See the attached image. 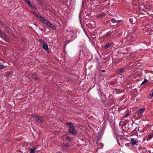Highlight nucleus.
I'll return each mask as SVG.
<instances>
[{
    "label": "nucleus",
    "mask_w": 153,
    "mask_h": 153,
    "mask_svg": "<svg viewBox=\"0 0 153 153\" xmlns=\"http://www.w3.org/2000/svg\"><path fill=\"white\" fill-rule=\"evenodd\" d=\"M36 25V27H37V25Z\"/></svg>",
    "instance_id": "36"
},
{
    "label": "nucleus",
    "mask_w": 153,
    "mask_h": 153,
    "mask_svg": "<svg viewBox=\"0 0 153 153\" xmlns=\"http://www.w3.org/2000/svg\"><path fill=\"white\" fill-rule=\"evenodd\" d=\"M2 39H4L5 41L9 42V39L7 35H6L5 36H4Z\"/></svg>",
    "instance_id": "13"
},
{
    "label": "nucleus",
    "mask_w": 153,
    "mask_h": 153,
    "mask_svg": "<svg viewBox=\"0 0 153 153\" xmlns=\"http://www.w3.org/2000/svg\"><path fill=\"white\" fill-rule=\"evenodd\" d=\"M131 144L133 145L136 144L137 143V140L136 139H135L134 138H131Z\"/></svg>",
    "instance_id": "11"
},
{
    "label": "nucleus",
    "mask_w": 153,
    "mask_h": 153,
    "mask_svg": "<svg viewBox=\"0 0 153 153\" xmlns=\"http://www.w3.org/2000/svg\"><path fill=\"white\" fill-rule=\"evenodd\" d=\"M25 2L28 4V2H30L29 0H25Z\"/></svg>",
    "instance_id": "30"
},
{
    "label": "nucleus",
    "mask_w": 153,
    "mask_h": 153,
    "mask_svg": "<svg viewBox=\"0 0 153 153\" xmlns=\"http://www.w3.org/2000/svg\"><path fill=\"white\" fill-rule=\"evenodd\" d=\"M34 117L37 122H42L43 121V119L41 117L36 116Z\"/></svg>",
    "instance_id": "5"
},
{
    "label": "nucleus",
    "mask_w": 153,
    "mask_h": 153,
    "mask_svg": "<svg viewBox=\"0 0 153 153\" xmlns=\"http://www.w3.org/2000/svg\"><path fill=\"white\" fill-rule=\"evenodd\" d=\"M152 153H153V152H152Z\"/></svg>",
    "instance_id": "39"
},
{
    "label": "nucleus",
    "mask_w": 153,
    "mask_h": 153,
    "mask_svg": "<svg viewBox=\"0 0 153 153\" xmlns=\"http://www.w3.org/2000/svg\"><path fill=\"white\" fill-rule=\"evenodd\" d=\"M3 26L4 27L5 29L7 31H9L10 27L9 26L6 25H4Z\"/></svg>",
    "instance_id": "12"
},
{
    "label": "nucleus",
    "mask_w": 153,
    "mask_h": 153,
    "mask_svg": "<svg viewBox=\"0 0 153 153\" xmlns=\"http://www.w3.org/2000/svg\"><path fill=\"white\" fill-rule=\"evenodd\" d=\"M32 12L33 13V14L36 16V17H37L39 18V15L38 14L36 13L34 11H32Z\"/></svg>",
    "instance_id": "15"
},
{
    "label": "nucleus",
    "mask_w": 153,
    "mask_h": 153,
    "mask_svg": "<svg viewBox=\"0 0 153 153\" xmlns=\"http://www.w3.org/2000/svg\"><path fill=\"white\" fill-rule=\"evenodd\" d=\"M130 22L132 23H134L136 21V19L135 17L134 16L131 17L129 19Z\"/></svg>",
    "instance_id": "9"
},
{
    "label": "nucleus",
    "mask_w": 153,
    "mask_h": 153,
    "mask_svg": "<svg viewBox=\"0 0 153 153\" xmlns=\"http://www.w3.org/2000/svg\"><path fill=\"white\" fill-rule=\"evenodd\" d=\"M147 81L148 80L146 79H145L144 81H143L142 83L141 84H143L144 83H146L147 82Z\"/></svg>",
    "instance_id": "22"
},
{
    "label": "nucleus",
    "mask_w": 153,
    "mask_h": 153,
    "mask_svg": "<svg viewBox=\"0 0 153 153\" xmlns=\"http://www.w3.org/2000/svg\"><path fill=\"white\" fill-rule=\"evenodd\" d=\"M66 124L68 125L69 127L68 132L74 135H76L77 134V132L75 130L74 126L71 123L69 122L67 123Z\"/></svg>",
    "instance_id": "1"
},
{
    "label": "nucleus",
    "mask_w": 153,
    "mask_h": 153,
    "mask_svg": "<svg viewBox=\"0 0 153 153\" xmlns=\"http://www.w3.org/2000/svg\"><path fill=\"white\" fill-rule=\"evenodd\" d=\"M29 150L30 152V153H35V151L31 148H29Z\"/></svg>",
    "instance_id": "18"
},
{
    "label": "nucleus",
    "mask_w": 153,
    "mask_h": 153,
    "mask_svg": "<svg viewBox=\"0 0 153 153\" xmlns=\"http://www.w3.org/2000/svg\"><path fill=\"white\" fill-rule=\"evenodd\" d=\"M0 24L1 25H4V23L3 22H2L0 20Z\"/></svg>",
    "instance_id": "28"
},
{
    "label": "nucleus",
    "mask_w": 153,
    "mask_h": 153,
    "mask_svg": "<svg viewBox=\"0 0 153 153\" xmlns=\"http://www.w3.org/2000/svg\"><path fill=\"white\" fill-rule=\"evenodd\" d=\"M46 25L53 30H55L56 29V27L54 25L48 21L46 23Z\"/></svg>",
    "instance_id": "2"
},
{
    "label": "nucleus",
    "mask_w": 153,
    "mask_h": 153,
    "mask_svg": "<svg viewBox=\"0 0 153 153\" xmlns=\"http://www.w3.org/2000/svg\"><path fill=\"white\" fill-rule=\"evenodd\" d=\"M28 5L30 7L32 8L34 10H36L37 8L35 7L33 4L31 3V2H28Z\"/></svg>",
    "instance_id": "10"
},
{
    "label": "nucleus",
    "mask_w": 153,
    "mask_h": 153,
    "mask_svg": "<svg viewBox=\"0 0 153 153\" xmlns=\"http://www.w3.org/2000/svg\"><path fill=\"white\" fill-rule=\"evenodd\" d=\"M105 16V14L104 13H100L96 15V17L97 18H102Z\"/></svg>",
    "instance_id": "8"
},
{
    "label": "nucleus",
    "mask_w": 153,
    "mask_h": 153,
    "mask_svg": "<svg viewBox=\"0 0 153 153\" xmlns=\"http://www.w3.org/2000/svg\"><path fill=\"white\" fill-rule=\"evenodd\" d=\"M39 1H40V0H39Z\"/></svg>",
    "instance_id": "38"
},
{
    "label": "nucleus",
    "mask_w": 153,
    "mask_h": 153,
    "mask_svg": "<svg viewBox=\"0 0 153 153\" xmlns=\"http://www.w3.org/2000/svg\"><path fill=\"white\" fill-rule=\"evenodd\" d=\"M123 124L124 125H125L126 124V123H123Z\"/></svg>",
    "instance_id": "34"
},
{
    "label": "nucleus",
    "mask_w": 153,
    "mask_h": 153,
    "mask_svg": "<svg viewBox=\"0 0 153 153\" xmlns=\"http://www.w3.org/2000/svg\"><path fill=\"white\" fill-rule=\"evenodd\" d=\"M38 79L37 78V77H35V80H38Z\"/></svg>",
    "instance_id": "31"
},
{
    "label": "nucleus",
    "mask_w": 153,
    "mask_h": 153,
    "mask_svg": "<svg viewBox=\"0 0 153 153\" xmlns=\"http://www.w3.org/2000/svg\"><path fill=\"white\" fill-rule=\"evenodd\" d=\"M23 98H22V99H21V100H23Z\"/></svg>",
    "instance_id": "37"
},
{
    "label": "nucleus",
    "mask_w": 153,
    "mask_h": 153,
    "mask_svg": "<svg viewBox=\"0 0 153 153\" xmlns=\"http://www.w3.org/2000/svg\"><path fill=\"white\" fill-rule=\"evenodd\" d=\"M146 110L145 108H142L139 109L138 113V115H140L143 113Z\"/></svg>",
    "instance_id": "6"
},
{
    "label": "nucleus",
    "mask_w": 153,
    "mask_h": 153,
    "mask_svg": "<svg viewBox=\"0 0 153 153\" xmlns=\"http://www.w3.org/2000/svg\"><path fill=\"white\" fill-rule=\"evenodd\" d=\"M111 21L112 23L117 22L120 21V20H116L114 19H111Z\"/></svg>",
    "instance_id": "16"
},
{
    "label": "nucleus",
    "mask_w": 153,
    "mask_h": 153,
    "mask_svg": "<svg viewBox=\"0 0 153 153\" xmlns=\"http://www.w3.org/2000/svg\"><path fill=\"white\" fill-rule=\"evenodd\" d=\"M11 74V73H10V72L9 73H7V74H6V76H9V75Z\"/></svg>",
    "instance_id": "29"
},
{
    "label": "nucleus",
    "mask_w": 153,
    "mask_h": 153,
    "mask_svg": "<svg viewBox=\"0 0 153 153\" xmlns=\"http://www.w3.org/2000/svg\"><path fill=\"white\" fill-rule=\"evenodd\" d=\"M102 72H104L105 71V70H102Z\"/></svg>",
    "instance_id": "35"
},
{
    "label": "nucleus",
    "mask_w": 153,
    "mask_h": 153,
    "mask_svg": "<svg viewBox=\"0 0 153 153\" xmlns=\"http://www.w3.org/2000/svg\"><path fill=\"white\" fill-rule=\"evenodd\" d=\"M41 21L43 22V23L46 25V23L47 22L48 20L45 19L44 17L42 16L40 14H39V17Z\"/></svg>",
    "instance_id": "4"
},
{
    "label": "nucleus",
    "mask_w": 153,
    "mask_h": 153,
    "mask_svg": "<svg viewBox=\"0 0 153 153\" xmlns=\"http://www.w3.org/2000/svg\"><path fill=\"white\" fill-rule=\"evenodd\" d=\"M112 44V42H110L106 44V49L111 46Z\"/></svg>",
    "instance_id": "14"
},
{
    "label": "nucleus",
    "mask_w": 153,
    "mask_h": 153,
    "mask_svg": "<svg viewBox=\"0 0 153 153\" xmlns=\"http://www.w3.org/2000/svg\"><path fill=\"white\" fill-rule=\"evenodd\" d=\"M64 146L67 147H69L70 146L69 145L68 143H66L64 144Z\"/></svg>",
    "instance_id": "25"
},
{
    "label": "nucleus",
    "mask_w": 153,
    "mask_h": 153,
    "mask_svg": "<svg viewBox=\"0 0 153 153\" xmlns=\"http://www.w3.org/2000/svg\"><path fill=\"white\" fill-rule=\"evenodd\" d=\"M149 137H150L149 138L150 139H151L152 137V136H150Z\"/></svg>",
    "instance_id": "33"
},
{
    "label": "nucleus",
    "mask_w": 153,
    "mask_h": 153,
    "mask_svg": "<svg viewBox=\"0 0 153 153\" xmlns=\"http://www.w3.org/2000/svg\"><path fill=\"white\" fill-rule=\"evenodd\" d=\"M124 70V69L123 68H121L119 69L118 71V73H121V72H123Z\"/></svg>",
    "instance_id": "17"
},
{
    "label": "nucleus",
    "mask_w": 153,
    "mask_h": 153,
    "mask_svg": "<svg viewBox=\"0 0 153 153\" xmlns=\"http://www.w3.org/2000/svg\"><path fill=\"white\" fill-rule=\"evenodd\" d=\"M111 31L108 32L106 34V36H108L111 33Z\"/></svg>",
    "instance_id": "23"
},
{
    "label": "nucleus",
    "mask_w": 153,
    "mask_h": 153,
    "mask_svg": "<svg viewBox=\"0 0 153 153\" xmlns=\"http://www.w3.org/2000/svg\"><path fill=\"white\" fill-rule=\"evenodd\" d=\"M129 115V113H127L126 114V115H124L123 116V117L124 118H125V117H127Z\"/></svg>",
    "instance_id": "24"
},
{
    "label": "nucleus",
    "mask_w": 153,
    "mask_h": 153,
    "mask_svg": "<svg viewBox=\"0 0 153 153\" xmlns=\"http://www.w3.org/2000/svg\"><path fill=\"white\" fill-rule=\"evenodd\" d=\"M103 97H104V96L103 97V95H102L101 97V99L102 100V102H103V101L104 100V99H105V98H103Z\"/></svg>",
    "instance_id": "26"
},
{
    "label": "nucleus",
    "mask_w": 153,
    "mask_h": 153,
    "mask_svg": "<svg viewBox=\"0 0 153 153\" xmlns=\"http://www.w3.org/2000/svg\"><path fill=\"white\" fill-rule=\"evenodd\" d=\"M66 140L70 141H71V138L68 137H66Z\"/></svg>",
    "instance_id": "21"
},
{
    "label": "nucleus",
    "mask_w": 153,
    "mask_h": 153,
    "mask_svg": "<svg viewBox=\"0 0 153 153\" xmlns=\"http://www.w3.org/2000/svg\"><path fill=\"white\" fill-rule=\"evenodd\" d=\"M151 96L153 97V91L152 92V95H151Z\"/></svg>",
    "instance_id": "32"
},
{
    "label": "nucleus",
    "mask_w": 153,
    "mask_h": 153,
    "mask_svg": "<svg viewBox=\"0 0 153 153\" xmlns=\"http://www.w3.org/2000/svg\"><path fill=\"white\" fill-rule=\"evenodd\" d=\"M32 149H33L34 151H35V150H36V148L35 147V146H34V147L32 148H31Z\"/></svg>",
    "instance_id": "27"
},
{
    "label": "nucleus",
    "mask_w": 153,
    "mask_h": 153,
    "mask_svg": "<svg viewBox=\"0 0 153 153\" xmlns=\"http://www.w3.org/2000/svg\"><path fill=\"white\" fill-rule=\"evenodd\" d=\"M123 136H118L117 138V141L118 145L120 146L122 144V141H121L122 139H123Z\"/></svg>",
    "instance_id": "3"
},
{
    "label": "nucleus",
    "mask_w": 153,
    "mask_h": 153,
    "mask_svg": "<svg viewBox=\"0 0 153 153\" xmlns=\"http://www.w3.org/2000/svg\"><path fill=\"white\" fill-rule=\"evenodd\" d=\"M39 41L41 43V44H43V43L45 42L43 40H42L41 39H39Z\"/></svg>",
    "instance_id": "20"
},
{
    "label": "nucleus",
    "mask_w": 153,
    "mask_h": 153,
    "mask_svg": "<svg viewBox=\"0 0 153 153\" xmlns=\"http://www.w3.org/2000/svg\"><path fill=\"white\" fill-rule=\"evenodd\" d=\"M6 67V66H4L3 65H0V70L2 69H4Z\"/></svg>",
    "instance_id": "19"
},
{
    "label": "nucleus",
    "mask_w": 153,
    "mask_h": 153,
    "mask_svg": "<svg viewBox=\"0 0 153 153\" xmlns=\"http://www.w3.org/2000/svg\"><path fill=\"white\" fill-rule=\"evenodd\" d=\"M42 47L46 51H48V45L45 42L43 44Z\"/></svg>",
    "instance_id": "7"
}]
</instances>
